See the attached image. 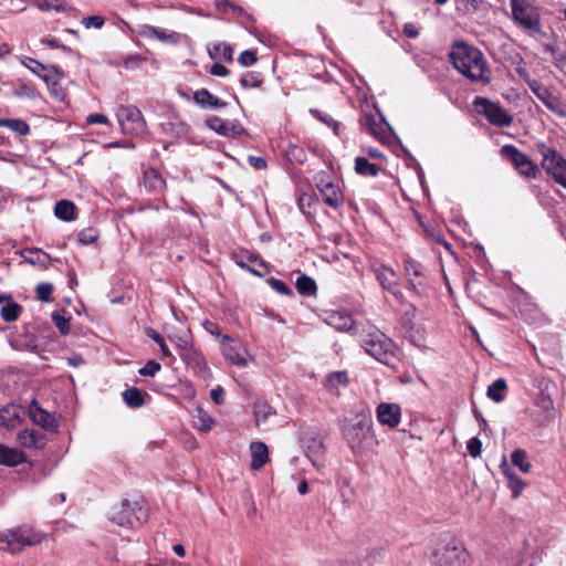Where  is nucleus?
Here are the masks:
<instances>
[{"mask_svg": "<svg viewBox=\"0 0 566 566\" xmlns=\"http://www.w3.org/2000/svg\"><path fill=\"white\" fill-rule=\"evenodd\" d=\"M450 59L453 66L465 77L473 82L490 83L491 71L484 54L479 49L458 42L450 53Z\"/></svg>", "mask_w": 566, "mask_h": 566, "instance_id": "1", "label": "nucleus"}, {"mask_svg": "<svg viewBox=\"0 0 566 566\" xmlns=\"http://www.w3.org/2000/svg\"><path fill=\"white\" fill-rule=\"evenodd\" d=\"M343 436L353 452L363 454L375 444V433L370 419L358 418L356 421L345 420L342 427Z\"/></svg>", "mask_w": 566, "mask_h": 566, "instance_id": "2", "label": "nucleus"}, {"mask_svg": "<svg viewBox=\"0 0 566 566\" xmlns=\"http://www.w3.org/2000/svg\"><path fill=\"white\" fill-rule=\"evenodd\" d=\"M512 19L531 34H541V13L533 0H510Z\"/></svg>", "mask_w": 566, "mask_h": 566, "instance_id": "3", "label": "nucleus"}, {"mask_svg": "<svg viewBox=\"0 0 566 566\" xmlns=\"http://www.w3.org/2000/svg\"><path fill=\"white\" fill-rule=\"evenodd\" d=\"M148 517L147 510L144 507L143 500H123L118 505L114 506L109 513V520L118 526L133 528L136 524L146 521Z\"/></svg>", "mask_w": 566, "mask_h": 566, "instance_id": "4", "label": "nucleus"}, {"mask_svg": "<svg viewBox=\"0 0 566 566\" xmlns=\"http://www.w3.org/2000/svg\"><path fill=\"white\" fill-rule=\"evenodd\" d=\"M366 353L385 365H391L396 358V345L381 331L371 328L363 338Z\"/></svg>", "mask_w": 566, "mask_h": 566, "instance_id": "5", "label": "nucleus"}, {"mask_svg": "<svg viewBox=\"0 0 566 566\" xmlns=\"http://www.w3.org/2000/svg\"><path fill=\"white\" fill-rule=\"evenodd\" d=\"M42 539V534L36 533L27 526L0 533V544L2 545V548L11 553L20 552L25 546L40 544Z\"/></svg>", "mask_w": 566, "mask_h": 566, "instance_id": "6", "label": "nucleus"}, {"mask_svg": "<svg viewBox=\"0 0 566 566\" xmlns=\"http://www.w3.org/2000/svg\"><path fill=\"white\" fill-rule=\"evenodd\" d=\"M537 150L542 156L541 165L545 172L566 189V159L555 148L543 143L537 145Z\"/></svg>", "mask_w": 566, "mask_h": 566, "instance_id": "7", "label": "nucleus"}, {"mask_svg": "<svg viewBox=\"0 0 566 566\" xmlns=\"http://www.w3.org/2000/svg\"><path fill=\"white\" fill-rule=\"evenodd\" d=\"M475 111L496 127H509L513 123V116L499 103L478 96L473 101Z\"/></svg>", "mask_w": 566, "mask_h": 566, "instance_id": "8", "label": "nucleus"}, {"mask_svg": "<svg viewBox=\"0 0 566 566\" xmlns=\"http://www.w3.org/2000/svg\"><path fill=\"white\" fill-rule=\"evenodd\" d=\"M116 116L124 133L139 135L146 130L143 114L136 106L122 105Z\"/></svg>", "mask_w": 566, "mask_h": 566, "instance_id": "9", "label": "nucleus"}, {"mask_svg": "<svg viewBox=\"0 0 566 566\" xmlns=\"http://www.w3.org/2000/svg\"><path fill=\"white\" fill-rule=\"evenodd\" d=\"M501 155L511 161L520 175L527 178H535L538 174V167L528 156L520 151L513 145H504L501 148Z\"/></svg>", "mask_w": 566, "mask_h": 566, "instance_id": "10", "label": "nucleus"}, {"mask_svg": "<svg viewBox=\"0 0 566 566\" xmlns=\"http://www.w3.org/2000/svg\"><path fill=\"white\" fill-rule=\"evenodd\" d=\"M469 554L458 541H451L436 554L438 566H468Z\"/></svg>", "mask_w": 566, "mask_h": 566, "instance_id": "11", "label": "nucleus"}, {"mask_svg": "<svg viewBox=\"0 0 566 566\" xmlns=\"http://www.w3.org/2000/svg\"><path fill=\"white\" fill-rule=\"evenodd\" d=\"M532 93L553 113L559 116H566V105L556 95H554L547 87L537 82L530 84Z\"/></svg>", "mask_w": 566, "mask_h": 566, "instance_id": "12", "label": "nucleus"}, {"mask_svg": "<svg viewBox=\"0 0 566 566\" xmlns=\"http://www.w3.org/2000/svg\"><path fill=\"white\" fill-rule=\"evenodd\" d=\"M207 127L217 134L226 137H239L247 134V130L238 120H224L218 116H210L206 120Z\"/></svg>", "mask_w": 566, "mask_h": 566, "instance_id": "13", "label": "nucleus"}, {"mask_svg": "<svg viewBox=\"0 0 566 566\" xmlns=\"http://www.w3.org/2000/svg\"><path fill=\"white\" fill-rule=\"evenodd\" d=\"M403 270L409 287L413 292L420 293V290L424 286V272L422 265L408 256L403 260Z\"/></svg>", "mask_w": 566, "mask_h": 566, "instance_id": "14", "label": "nucleus"}, {"mask_svg": "<svg viewBox=\"0 0 566 566\" xmlns=\"http://www.w3.org/2000/svg\"><path fill=\"white\" fill-rule=\"evenodd\" d=\"M401 418V410L399 405L391 402H381L377 407V420L389 428H395L399 424Z\"/></svg>", "mask_w": 566, "mask_h": 566, "instance_id": "15", "label": "nucleus"}, {"mask_svg": "<svg viewBox=\"0 0 566 566\" xmlns=\"http://www.w3.org/2000/svg\"><path fill=\"white\" fill-rule=\"evenodd\" d=\"M21 422V409L19 406L8 405L0 409V430H14Z\"/></svg>", "mask_w": 566, "mask_h": 566, "instance_id": "16", "label": "nucleus"}, {"mask_svg": "<svg viewBox=\"0 0 566 566\" xmlns=\"http://www.w3.org/2000/svg\"><path fill=\"white\" fill-rule=\"evenodd\" d=\"M301 440L308 458L315 463V458H319L325 449L321 434L315 431H307L302 434Z\"/></svg>", "mask_w": 566, "mask_h": 566, "instance_id": "17", "label": "nucleus"}, {"mask_svg": "<svg viewBox=\"0 0 566 566\" xmlns=\"http://www.w3.org/2000/svg\"><path fill=\"white\" fill-rule=\"evenodd\" d=\"M17 441L23 448L43 449L46 436L36 429H24L18 433Z\"/></svg>", "mask_w": 566, "mask_h": 566, "instance_id": "18", "label": "nucleus"}, {"mask_svg": "<svg viewBox=\"0 0 566 566\" xmlns=\"http://www.w3.org/2000/svg\"><path fill=\"white\" fill-rule=\"evenodd\" d=\"M237 264L259 276H263L269 273L266 263L254 254H242L235 256Z\"/></svg>", "mask_w": 566, "mask_h": 566, "instance_id": "19", "label": "nucleus"}, {"mask_svg": "<svg viewBox=\"0 0 566 566\" xmlns=\"http://www.w3.org/2000/svg\"><path fill=\"white\" fill-rule=\"evenodd\" d=\"M140 35L148 39H157L163 43L176 44L180 41V34L178 32L151 25H144Z\"/></svg>", "mask_w": 566, "mask_h": 566, "instance_id": "20", "label": "nucleus"}, {"mask_svg": "<svg viewBox=\"0 0 566 566\" xmlns=\"http://www.w3.org/2000/svg\"><path fill=\"white\" fill-rule=\"evenodd\" d=\"M318 189L326 205L338 208L343 203V195L339 188L331 181L321 180Z\"/></svg>", "mask_w": 566, "mask_h": 566, "instance_id": "21", "label": "nucleus"}, {"mask_svg": "<svg viewBox=\"0 0 566 566\" xmlns=\"http://www.w3.org/2000/svg\"><path fill=\"white\" fill-rule=\"evenodd\" d=\"M374 273L384 290L392 292L397 296V293L392 289L398 284L397 273L389 266L380 264L374 268Z\"/></svg>", "mask_w": 566, "mask_h": 566, "instance_id": "22", "label": "nucleus"}, {"mask_svg": "<svg viewBox=\"0 0 566 566\" xmlns=\"http://www.w3.org/2000/svg\"><path fill=\"white\" fill-rule=\"evenodd\" d=\"M29 416L34 423L43 429H55L56 423L54 418L44 409H42L36 401L29 406Z\"/></svg>", "mask_w": 566, "mask_h": 566, "instance_id": "23", "label": "nucleus"}, {"mask_svg": "<svg viewBox=\"0 0 566 566\" xmlns=\"http://www.w3.org/2000/svg\"><path fill=\"white\" fill-rule=\"evenodd\" d=\"M193 101L200 107L206 108V109H217V108H222V107L227 106L226 102H222L221 99H219L217 96L211 94L206 88H200V90L196 91L193 94Z\"/></svg>", "mask_w": 566, "mask_h": 566, "instance_id": "24", "label": "nucleus"}, {"mask_svg": "<svg viewBox=\"0 0 566 566\" xmlns=\"http://www.w3.org/2000/svg\"><path fill=\"white\" fill-rule=\"evenodd\" d=\"M143 184L147 191L153 193H161L166 188V181L154 168H148L144 171Z\"/></svg>", "mask_w": 566, "mask_h": 566, "instance_id": "25", "label": "nucleus"}, {"mask_svg": "<svg viewBox=\"0 0 566 566\" xmlns=\"http://www.w3.org/2000/svg\"><path fill=\"white\" fill-rule=\"evenodd\" d=\"M324 321L338 331H349L354 324L349 314L338 311L326 312Z\"/></svg>", "mask_w": 566, "mask_h": 566, "instance_id": "26", "label": "nucleus"}, {"mask_svg": "<svg viewBox=\"0 0 566 566\" xmlns=\"http://www.w3.org/2000/svg\"><path fill=\"white\" fill-rule=\"evenodd\" d=\"M348 382L349 379L346 371H333L326 377L325 387L331 394L339 396L340 391L348 386Z\"/></svg>", "mask_w": 566, "mask_h": 566, "instance_id": "27", "label": "nucleus"}, {"mask_svg": "<svg viewBox=\"0 0 566 566\" xmlns=\"http://www.w3.org/2000/svg\"><path fill=\"white\" fill-rule=\"evenodd\" d=\"M251 451V469L260 470L269 461V450L265 443L261 441L252 442L250 444Z\"/></svg>", "mask_w": 566, "mask_h": 566, "instance_id": "28", "label": "nucleus"}, {"mask_svg": "<svg viewBox=\"0 0 566 566\" xmlns=\"http://www.w3.org/2000/svg\"><path fill=\"white\" fill-rule=\"evenodd\" d=\"M501 470L505 478L509 480V486L512 491L513 497H517L526 486V482L517 476L507 465L504 459L501 463Z\"/></svg>", "mask_w": 566, "mask_h": 566, "instance_id": "29", "label": "nucleus"}, {"mask_svg": "<svg viewBox=\"0 0 566 566\" xmlns=\"http://www.w3.org/2000/svg\"><path fill=\"white\" fill-rule=\"evenodd\" d=\"M224 358L232 365L239 367L248 366L247 350L241 352L238 347L231 344H224L222 347Z\"/></svg>", "mask_w": 566, "mask_h": 566, "instance_id": "30", "label": "nucleus"}, {"mask_svg": "<svg viewBox=\"0 0 566 566\" xmlns=\"http://www.w3.org/2000/svg\"><path fill=\"white\" fill-rule=\"evenodd\" d=\"M27 458L22 451L0 444V463L15 467L25 462Z\"/></svg>", "mask_w": 566, "mask_h": 566, "instance_id": "31", "label": "nucleus"}, {"mask_svg": "<svg viewBox=\"0 0 566 566\" xmlns=\"http://www.w3.org/2000/svg\"><path fill=\"white\" fill-rule=\"evenodd\" d=\"M192 423L198 430L208 432L213 428L216 421L207 411L197 407L192 415Z\"/></svg>", "mask_w": 566, "mask_h": 566, "instance_id": "32", "label": "nucleus"}, {"mask_svg": "<svg viewBox=\"0 0 566 566\" xmlns=\"http://www.w3.org/2000/svg\"><path fill=\"white\" fill-rule=\"evenodd\" d=\"M75 205L69 200H60L55 203L54 214L56 218L63 221H73L75 216Z\"/></svg>", "mask_w": 566, "mask_h": 566, "instance_id": "33", "label": "nucleus"}, {"mask_svg": "<svg viewBox=\"0 0 566 566\" xmlns=\"http://www.w3.org/2000/svg\"><path fill=\"white\" fill-rule=\"evenodd\" d=\"M209 54L212 60L232 61L233 50L230 44L224 42H217L209 49Z\"/></svg>", "mask_w": 566, "mask_h": 566, "instance_id": "34", "label": "nucleus"}, {"mask_svg": "<svg viewBox=\"0 0 566 566\" xmlns=\"http://www.w3.org/2000/svg\"><path fill=\"white\" fill-rule=\"evenodd\" d=\"M24 260L33 265H40L42 268H48L46 260L50 259V255L42 251L41 249H27L22 252Z\"/></svg>", "mask_w": 566, "mask_h": 566, "instance_id": "35", "label": "nucleus"}, {"mask_svg": "<svg viewBox=\"0 0 566 566\" xmlns=\"http://www.w3.org/2000/svg\"><path fill=\"white\" fill-rule=\"evenodd\" d=\"M506 391V381L503 378H499L488 387L486 395L493 401L501 402L504 400Z\"/></svg>", "mask_w": 566, "mask_h": 566, "instance_id": "36", "label": "nucleus"}, {"mask_svg": "<svg viewBox=\"0 0 566 566\" xmlns=\"http://www.w3.org/2000/svg\"><path fill=\"white\" fill-rule=\"evenodd\" d=\"M511 462L514 467H517L521 472L528 473L532 469V464L528 461L527 452L524 449H516L511 453Z\"/></svg>", "mask_w": 566, "mask_h": 566, "instance_id": "37", "label": "nucleus"}, {"mask_svg": "<svg viewBox=\"0 0 566 566\" xmlns=\"http://www.w3.org/2000/svg\"><path fill=\"white\" fill-rule=\"evenodd\" d=\"M2 126L8 127L20 136H25L30 133V126L28 123L19 118H0V127Z\"/></svg>", "mask_w": 566, "mask_h": 566, "instance_id": "38", "label": "nucleus"}, {"mask_svg": "<svg viewBox=\"0 0 566 566\" xmlns=\"http://www.w3.org/2000/svg\"><path fill=\"white\" fill-rule=\"evenodd\" d=\"M123 399L125 403L130 408H139L144 405V395L136 387L124 390Z\"/></svg>", "mask_w": 566, "mask_h": 566, "instance_id": "39", "label": "nucleus"}, {"mask_svg": "<svg viewBox=\"0 0 566 566\" xmlns=\"http://www.w3.org/2000/svg\"><path fill=\"white\" fill-rule=\"evenodd\" d=\"M355 171L361 176L376 177L379 172V167L376 166L375 164L369 163L364 157H356Z\"/></svg>", "mask_w": 566, "mask_h": 566, "instance_id": "40", "label": "nucleus"}, {"mask_svg": "<svg viewBox=\"0 0 566 566\" xmlns=\"http://www.w3.org/2000/svg\"><path fill=\"white\" fill-rule=\"evenodd\" d=\"M254 415H255L256 424L259 427H261L262 424H264L268 421V419L271 416L275 415V411L266 402H256L254 405Z\"/></svg>", "mask_w": 566, "mask_h": 566, "instance_id": "41", "label": "nucleus"}, {"mask_svg": "<svg viewBox=\"0 0 566 566\" xmlns=\"http://www.w3.org/2000/svg\"><path fill=\"white\" fill-rule=\"evenodd\" d=\"M296 289L301 295H313L316 292V284L312 277L302 274L296 280Z\"/></svg>", "mask_w": 566, "mask_h": 566, "instance_id": "42", "label": "nucleus"}, {"mask_svg": "<svg viewBox=\"0 0 566 566\" xmlns=\"http://www.w3.org/2000/svg\"><path fill=\"white\" fill-rule=\"evenodd\" d=\"M35 3L41 11L54 10L56 12H65L69 9L64 0H35Z\"/></svg>", "mask_w": 566, "mask_h": 566, "instance_id": "43", "label": "nucleus"}, {"mask_svg": "<svg viewBox=\"0 0 566 566\" xmlns=\"http://www.w3.org/2000/svg\"><path fill=\"white\" fill-rule=\"evenodd\" d=\"M21 306L14 302L8 303L1 307L0 315L6 322H14L19 318Z\"/></svg>", "mask_w": 566, "mask_h": 566, "instance_id": "44", "label": "nucleus"}, {"mask_svg": "<svg viewBox=\"0 0 566 566\" xmlns=\"http://www.w3.org/2000/svg\"><path fill=\"white\" fill-rule=\"evenodd\" d=\"M21 62L24 66H27L32 73H34L38 76L41 75L42 71L56 72L55 66L44 65L41 62L31 57H24L21 60Z\"/></svg>", "mask_w": 566, "mask_h": 566, "instance_id": "45", "label": "nucleus"}, {"mask_svg": "<svg viewBox=\"0 0 566 566\" xmlns=\"http://www.w3.org/2000/svg\"><path fill=\"white\" fill-rule=\"evenodd\" d=\"M286 157L290 161L302 164L306 160V153L303 147L290 144L285 150Z\"/></svg>", "mask_w": 566, "mask_h": 566, "instance_id": "46", "label": "nucleus"}, {"mask_svg": "<svg viewBox=\"0 0 566 566\" xmlns=\"http://www.w3.org/2000/svg\"><path fill=\"white\" fill-rule=\"evenodd\" d=\"M361 124L376 137H378L384 129V124L381 122L377 123L376 118L371 115L365 116Z\"/></svg>", "mask_w": 566, "mask_h": 566, "instance_id": "47", "label": "nucleus"}, {"mask_svg": "<svg viewBox=\"0 0 566 566\" xmlns=\"http://www.w3.org/2000/svg\"><path fill=\"white\" fill-rule=\"evenodd\" d=\"M13 94L18 97H25L30 99H35L39 96L38 91L34 87L27 84H22L19 87H17Z\"/></svg>", "mask_w": 566, "mask_h": 566, "instance_id": "48", "label": "nucleus"}, {"mask_svg": "<svg viewBox=\"0 0 566 566\" xmlns=\"http://www.w3.org/2000/svg\"><path fill=\"white\" fill-rule=\"evenodd\" d=\"M36 297L42 302H48L50 300V295L53 292V286L50 283H40L36 286Z\"/></svg>", "mask_w": 566, "mask_h": 566, "instance_id": "49", "label": "nucleus"}, {"mask_svg": "<svg viewBox=\"0 0 566 566\" xmlns=\"http://www.w3.org/2000/svg\"><path fill=\"white\" fill-rule=\"evenodd\" d=\"M53 322L55 324V326L59 328V331L61 332V334L63 335H66L69 332H70V321L69 318L57 314V313H54L53 316Z\"/></svg>", "mask_w": 566, "mask_h": 566, "instance_id": "50", "label": "nucleus"}, {"mask_svg": "<svg viewBox=\"0 0 566 566\" xmlns=\"http://www.w3.org/2000/svg\"><path fill=\"white\" fill-rule=\"evenodd\" d=\"M269 284L279 294H282V295H290V294H292L291 289L281 280L271 277L269 280Z\"/></svg>", "mask_w": 566, "mask_h": 566, "instance_id": "51", "label": "nucleus"}, {"mask_svg": "<svg viewBox=\"0 0 566 566\" xmlns=\"http://www.w3.org/2000/svg\"><path fill=\"white\" fill-rule=\"evenodd\" d=\"M241 85L245 88H252L260 86L261 82L259 77L251 72L245 73L240 81Z\"/></svg>", "mask_w": 566, "mask_h": 566, "instance_id": "52", "label": "nucleus"}, {"mask_svg": "<svg viewBox=\"0 0 566 566\" xmlns=\"http://www.w3.org/2000/svg\"><path fill=\"white\" fill-rule=\"evenodd\" d=\"M160 364L155 360H149L139 369V375L154 377L160 370Z\"/></svg>", "mask_w": 566, "mask_h": 566, "instance_id": "53", "label": "nucleus"}, {"mask_svg": "<svg viewBox=\"0 0 566 566\" xmlns=\"http://www.w3.org/2000/svg\"><path fill=\"white\" fill-rule=\"evenodd\" d=\"M468 451L470 453V455L472 458H478L481 455V451H482V442L480 441L479 438L474 437V438H471L469 441H468Z\"/></svg>", "mask_w": 566, "mask_h": 566, "instance_id": "54", "label": "nucleus"}, {"mask_svg": "<svg viewBox=\"0 0 566 566\" xmlns=\"http://www.w3.org/2000/svg\"><path fill=\"white\" fill-rule=\"evenodd\" d=\"M82 23L86 29H91V28L101 29L104 25L105 20L101 15H91V17L85 18L82 21Z\"/></svg>", "mask_w": 566, "mask_h": 566, "instance_id": "55", "label": "nucleus"}, {"mask_svg": "<svg viewBox=\"0 0 566 566\" xmlns=\"http://www.w3.org/2000/svg\"><path fill=\"white\" fill-rule=\"evenodd\" d=\"M256 62V54L254 51H243L239 55V63L243 66H250L253 65Z\"/></svg>", "mask_w": 566, "mask_h": 566, "instance_id": "56", "label": "nucleus"}, {"mask_svg": "<svg viewBox=\"0 0 566 566\" xmlns=\"http://www.w3.org/2000/svg\"><path fill=\"white\" fill-rule=\"evenodd\" d=\"M312 114H314L319 120H322L326 125L333 127L334 133L338 135L339 124L336 120H334L327 115H322L321 112L318 111H312Z\"/></svg>", "mask_w": 566, "mask_h": 566, "instance_id": "57", "label": "nucleus"}, {"mask_svg": "<svg viewBox=\"0 0 566 566\" xmlns=\"http://www.w3.org/2000/svg\"><path fill=\"white\" fill-rule=\"evenodd\" d=\"M248 161L255 169L261 170L266 168V160L263 157L249 156Z\"/></svg>", "mask_w": 566, "mask_h": 566, "instance_id": "58", "label": "nucleus"}, {"mask_svg": "<svg viewBox=\"0 0 566 566\" xmlns=\"http://www.w3.org/2000/svg\"><path fill=\"white\" fill-rule=\"evenodd\" d=\"M86 122L87 124H108V118L103 115V114H97V113H94V114H90L86 118Z\"/></svg>", "mask_w": 566, "mask_h": 566, "instance_id": "59", "label": "nucleus"}, {"mask_svg": "<svg viewBox=\"0 0 566 566\" xmlns=\"http://www.w3.org/2000/svg\"><path fill=\"white\" fill-rule=\"evenodd\" d=\"M143 60L138 55H130L124 61V65L126 69H137L142 65Z\"/></svg>", "mask_w": 566, "mask_h": 566, "instance_id": "60", "label": "nucleus"}, {"mask_svg": "<svg viewBox=\"0 0 566 566\" xmlns=\"http://www.w3.org/2000/svg\"><path fill=\"white\" fill-rule=\"evenodd\" d=\"M223 388L221 386H217L216 388H213L210 392V396H211V399L217 403V405H222L224 399H223Z\"/></svg>", "mask_w": 566, "mask_h": 566, "instance_id": "61", "label": "nucleus"}, {"mask_svg": "<svg viewBox=\"0 0 566 566\" xmlns=\"http://www.w3.org/2000/svg\"><path fill=\"white\" fill-rule=\"evenodd\" d=\"M210 73L214 76L223 77L229 74V70L220 63H214L210 69Z\"/></svg>", "mask_w": 566, "mask_h": 566, "instance_id": "62", "label": "nucleus"}, {"mask_svg": "<svg viewBox=\"0 0 566 566\" xmlns=\"http://www.w3.org/2000/svg\"><path fill=\"white\" fill-rule=\"evenodd\" d=\"M403 34L407 38H417L419 35L418 28L413 23H406L403 25Z\"/></svg>", "mask_w": 566, "mask_h": 566, "instance_id": "63", "label": "nucleus"}, {"mask_svg": "<svg viewBox=\"0 0 566 566\" xmlns=\"http://www.w3.org/2000/svg\"><path fill=\"white\" fill-rule=\"evenodd\" d=\"M96 237L92 234L90 231H83L78 235V240L83 244H90L95 241Z\"/></svg>", "mask_w": 566, "mask_h": 566, "instance_id": "64", "label": "nucleus"}]
</instances>
